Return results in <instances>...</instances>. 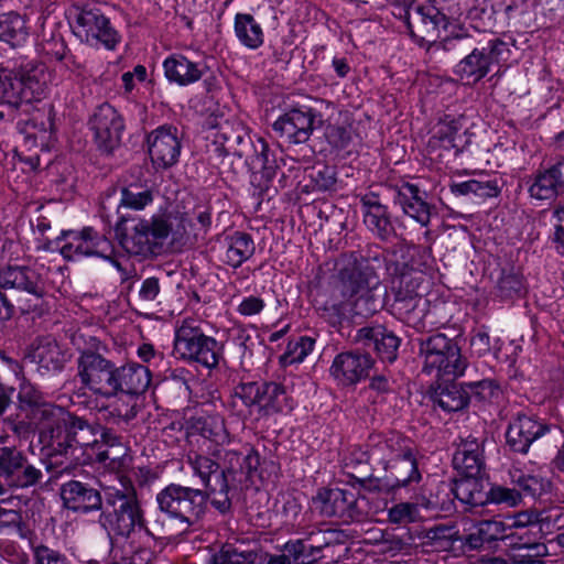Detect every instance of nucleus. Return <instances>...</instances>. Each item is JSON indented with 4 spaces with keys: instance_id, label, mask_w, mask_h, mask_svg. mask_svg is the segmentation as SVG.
Returning <instances> with one entry per match:
<instances>
[{
    "instance_id": "nucleus-4",
    "label": "nucleus",
    "mask_w": 564,
    "mask_h": 564,
    "mask_svg": "<svg viewBox=\"0 0 564 564\" xmlns=\"http://www.w3.org/2000/svg\"><path fill=\"white\" fill-rule=\"evenodd\" d=\"M121 489L107 487L98 523L110 536L129 539L138 531L149 532L147 519L131 477L120 479Z\"/></svg>"
},
{
    "instance_id": "nucleus-33",
    "label": "nucleus",
    "mask_w": 564,
    "mask_h": 564,
    "mask_svg": "<svg viewBox=\"0 0 564 564\" xmlns=\"http://www.w3.org/2000/svg\"><path fill=\"white\" fill-rule=\"evenodd\" d=\"M370 272L349 261L339 270V280L345 296L355 299L356 304L364 300L367 311L376 312L377 301L372 292L380 284V276H372Z\"/></svg>"
},
{
    "instance_id": "nucleus-54",
    "label": "nucleus",
    "mask_w": 564,
    "mask_h": 564,
    "mask_svg": "<svg viewBox=\"0 0 564 564\" xmlns=\"http://www.w3.org/2000/svg\"><path fill=\"white\" fill-rule=\"evenodd\" d=\"M547 553L544 543L523 542L513 545L507 553L508 564H546L542 558Z\"/></svg>"
},
{
    "instance_id": "nucleus-45",
    "label": "nucleus",
    "mask_w": 564,
    "mask_h": 564,
    "mask_svg": "<svg viewBox=\"0 0 564 564\" xmlns=\"http://www.w3.org/2000/svg\"><path fill=\"white\" fill-rule=\"evenodd\" d=\"M234 33L241 46L251 51L260 48L265 40L261 8L253 14L237 12L234 17Z\"/></svg>"
},
{
    "instance_id": "nucleus-16",
    "label": "nucleus",
    "mask_w": 564,
    "mask_h": 564,
    "mask_svg": "<svg viewBox=\"0 0 564 564\" xmlns=\"http://www.w3.org/2000/svg\"><path fill=\"white\" fill-rule=\"evenodd\" d=\"M466 481L452 479L451 481H436L423 486L419 492L414 494L416 505L420 508L438 517H448L455 512H468L467 498L462 494L465 487L468 492Z\"/></svg>"
},
{
    "instance_id": "nucleus-27",
    "label": "nucleus",
    "mask_w": 564,
    "mask_h": 564,
    "mask_svg": "<svg viewBox=\"0 0 564 564\" xmlns=\"http://www.w3.org/2000/svg\"><path fill=\"white\" fill-rule=\"evenodd\" d=\"M375 369V358L359 348L337 354L329 373L338 387L351 388L369 378Z\"/></svg>"
},
{
    "instance_id": "nucleus-28",
    "label": "nucleus",
    "mask_w": 564,
    "mask_h": 564,
    "mask_svg": "<svg viewBox=\"0 0 564 564\" xmlns=\"http://www.w3.org/2000/svg\"><path fill=\"white\" fill-rule=\"evenodd\" d=\"M387 473L381 479V492L395 496L402 489L414 490L423 479L416 451L397 459H386L382 466Z\"/></svg>"
},
{
    "instance_id": "nucleus-48",
    "label": "nucleus",
    "mask_w": 564,
    "mask_h": 564,
    "mask_svg": "<svg viewBox=\"0 0 564 564\" xmlns=\"http://www.w3.org/2000/svg\"><path fill=\"white\" fill-rule=\"evenodd\" d=\"M30 357L36 362L41 376L59 373L67 361L66 352L56 340L51 339L41 340Z\"/></svg>"
},
{
    "instance_id": "nucleus-18",
    "label": "nucleus",
    "mask_w": 564,
    "mask_h": 564,
    "mask_svg": "<svg viewBox=\"0 0 564 564\" xmlns=\"http://www.w3.org/2000/svg\"><path fill=\"white\" fill-rule=\"evenodd\" d=\"M520 186L525 188L534 206L556 202L564 195V155L523 176Z\"/></svg>"
},
{
    "instance_id": "nucleus-29",
    "label": "nucleus",
    "mask_w": 564,
    "mask_h": 564,
    "mask_svg": "<svg viewBox=\"0 0 564 564\" xmlns=\"http://www.w3.org/2000/svg\"><path fill=\"white\" fill-rule=\"evenodd\" d=\"M441 193L445 199H456L466 204H482L490 198L498 197L501 193V185L497 177L481 173L475 178H451Z\"/></svg>"
},
{
    "instance_id": "nucleus-43",
    "label": "nucleus",
    "mask_w": 564,
    "mask_h": 564,
    "mask_svg": "<svg viewBox=\"0 0 564 564\" xmlns=\"http://www.w3.org/2000/svg\"><path fill=\"white\" fill-rule=\"evenodd\" d=\"M430 258L424 259V264L415 271L403 270L400 275L391 280L393 288L398 289L395 293V305L400 311L410 313L414 311L422 297L417 289L423 282V273L429 268Z\"/></svg>"
},
{
    "instance_id": "nucleus-23",
    "label": "nucleus",
    "mask_w": 564,
    "mask_h": 564,
    "mask_svg": "<svg viewBox=\"0 0 564 564\" xmlns=\"http://www.w3.org/2000/svg\"><path fill=\"white\" fill-rule=\"evenodd\" d=\"M319 513L327 518H337L343 523H362L367 512L359 506V497L347 489L319 488L313 498Z\"/></svg>"
},
{
    "instance_id": "nucleus-32",
    "label": "nucleus",
    "mask_w": 564,
    "mask_h": 564,
    "mask_svg": "<svg viewBox=\"0 0 564 564\" xmlns=\"http://www.w3.org/2000/svg\"><path fill=\"white\" fill-rule=\"evenodd\" d=\"M507 536L506 525L501 520L487 519L473 522L463 530L457 529L458 556L468 555L485 546L490 547L494 542Z\"/></svg>"
},
{
    "instance_id": "nucleus-55",
    "label": "nucleus",
    "mask_w": 564,
    "mask_h": 564,
    "mask_svg": "<svg viewBox=\"0 0 564 564\" xmlns=\"http://www.w3.org/2000/svg\"><path fill=\"white\" fill-rule=\"evenodd\" d=\"M316 338L311 335H301L289 340L279 362L282 367L301 364L314 350Z\"/></svg>"
},
{
    "instance_id": "nucleus-63",
    "label": "nucleus",
    "mask_w": 564,
    "mask_h": 564,
    "mask_svg": "<svg viewBox=\"0 0 564 564\" xmlns=\"http://www.w3.org/2000/svg\"><path fill=\"white\" fill-rule=\"evenodd\" d=\"M419 508L415 497H413V502H399L388 508V502L386 501L383 506V509L388 510L389 522L399 525L414 522L419 516Z\"/></svg>"
},
{
    "instance_id": "nucleus-2",
    "label": "nucleus",
    "mask_w": 564,
    "mask_h": 564,
    "mask_svg": "<svg viewBox=\"0 0 564 564\" xmlns=\"http://www.w3.org/2000/svg\"><path fill=\"white\" fill-rule=\"evenodd\" d=\"M446 52L462 56L452 73L466 85H476L485 79L495 67L500 69L511 55L507 42L498 36L486 41L477 40L463 29L442 42Z\"/></svg>"
},
{
    "instance_id": "nucleus-44",
    "label": "nucleus",
    "mask_w": 564,
    "mask_h": 564,
    "mask_svg": "<svg viewBox=\"0 0 564 564\" xmlns=\"http://www.w3.org/2000/svg\"><path fill=\"white\" fill-rule=\"evenodd\" d=\"M339 189V180L334 165L317 163L307 167L299 183L301 194L333 195Z\"/></svg>"
},
{
    "instance_id": "nucleus-61",
    "label": "nucleus",
    "mask_w": 564,
    "mask_h": 564,
    "mask_svg": "<svg viewBox=\"0 0 564 564\" xmlns=\"http://www.w3.org/2000/svg\"><path fill=\"white\" fill-rule=\"evenodd\" d=\"M498 344H500V337L491 339L489 327L486 325L474 327L470 332V351L478 358L492 354L496 345Z\"/></svg>"
},
{
    "instance_id": "nucleus-8",
    "label": "nucleus",
    "mask_w": 564,
    "mask_h": 564,
    "mask_svg": "<svg viewBox=\"0 0 564 564\" xmlns=\"http://www.w3.org/2000/svg\"><path fill=\"white\" fill-rule=\"evenodd\" d=\"M238 135V140L232 141V149L236 151L228 150L226 156L234 155L245 159L250 172L253 196H258L262 200L270 198L269 192L279 170L274 151L261 137L254 142L242 124L237 129L236 137Z\"/></svg>"
},
{
    "instance_id": "nucleus-5",
    "label": "nucleus",
    "mask_w": 564,
    "mask_h": 564,
    "mask_svg": "<svg viewBox=\"0 0 564 564\" xmlns=\"http://www.w3.org/2000/svg\"><path fill=\"white\" fill-rule=\"evenodd\" d=\"M69 32L82 43L96 51L115 52L122 42L96 0H75L65 10Z\"/></svg>"
},
{
    "instance_id": "nucleus-1",
    "label": "nucleus",
    "mask_w": 564,
    "mask_h": 564,
    "mask_svg": "<svg viewBox=\"0 0 564 564\" xmlns=\"http://www.w3.org/2000/svg\"><path fill=\"white\" fill-rule=\"evenodd\" d=\"M155 189L140 183H131L120 188V199L116 208L115 238L130 257L143 260L158 257L173 231L172 213L160 207L150 218L131 214L151 206Z\"/></svg>"
},
{
    "instance_id": "nucleus-22",
    "label": "nucleus",
    "mask_w": 564,
    "mask_h": 564,
    "mask_svg": "<svg viewBox=\"0 0 564 564\" xmlns=\"http://www.w3.org/2000/svg\"><path fill=\"white\" fill-rule=\"evenodd\" d=\"M147 152L153 169L166 171L180 162L183 133L173 123L158 126L145 134Z\"/></svg>"
},
{
    "instance_id": "nucleus-34",
    "label": "nucleus",
    "mask_w": 564,
    "mask_h": 564,
    "mask_svg": "<svg viewBox=\"0 0 564 564\" xmlns=\"http://www.w3.org/2000/svg\"><path fill=\"white\" fill-rule=\"evenodd\" d=\"M554 426L536 416L519 413L509 422L506 432L507 445L513 453L528 454L531 445L549 434Z\"/></svg>"
},
{
    "instance_id": "nucleus-25",
    "label": "nucleus",
    "mask_w": 564,
    "mask_h": 564,
    "mask_svg": "<svg viewBox=\"0 0 564 564\" xmlns=\"http://www.w3.org/2000/svg\"><path fill=\"white\" fill-rule=\"evenodd\" d=\"M466 488L462 489V494L468 500V507H465L468 512H481L488 506H496L499 508H516L521 505V492L514 486L508 487L499 482H492L489 479H481L480 481H473L467 484Z\"/></svg>"
},
{
    "instance_id": "nucleus-10",
    "label": "nucleus",
    "mask_w": 564,
    "mask_h": 564,
    "mask_svg": "<svg viewBox=\"0 0 564 564\" xmlns=\"http://www.w3.org/2000/svg\"><path fill=\"white\" fill-rule=\"evenodd\" d=\"M322 122L323 115L316 108L304 104L288 105L272 122L271 131L289 150L301 145L304 150L302 160L308 162L315 154L308 141Z\"/></svg>"
},
{
    "instance_id": "nucleus-21",
    "label": "nucleus",
    "mask_w": 564,
    "mask_h": 564,
    "mask_svg": "<svg viewBox=\"0 0 564 564\" xmlns=\"http://www.w3.org/2000/svg\"><path fill=\"white\" fill-rule=\"evenodd\" d=\"M388 186L394 206L400 207L405 216L421 227L430 225L434 206L429 202V193L420 182L410 177H400L389 181Z\"/></svg>"
},
{
    "instance_id": "nucleus-11",
    "label": "nucleus",
    "mask_w": 564,
    "mask_h": 564,
    "mask_svg": "<svg viewBox=\"0 0 564 564\" xmlns=\"http://www.w3.org/2000/svg\"><path fill=\"white\" fill-rule=\"evenodd\" d=\"M431 257V250L421 246L398 247L384 250L378 245H367L350 256V261L369 271L372 276H379L378 271L384 270L392 280L403 270L415 271L424 264V259Z\"/></svg>"
},
{
    "instance_id": "nucleus-47",
    "label": "nucleus",
    "mask_w": 564,
    "mask_h": 564,
    "mask_svg": "<svg viewBox=\"0 0 564 564\" xmlns=\"http://www.w3.org/2000/svg\"><path fill=\"white\" fill-rule=\"evenodd\" d=\"M305 538H291L280 549V554L270 555L267 564H318V549Z\"/></svg>"
},
{
    "instance_id": "nucleus-9",
    "label": "nucleus",
    "mask_w": 564,
    "mask_h": 564,
    "mask_svg": "<svg viewBox=\"0 0 564 564\" xmlns=\"http://www.w3.org/2000/svg\"><path fill=\"white\" fill-rule=\"evenodd\" d=\"M109 426L68 414L63 421H57L50 429V443L53 456H74L76 451H80L82 465L91 464L94 455L90 447L97 443L99 445V433L101 430H108Z\"/></svg>"
},
{
    "instance_id": "nucleus-17",
    "label": "nucleus",
    "mask_w": 564,
    "mask_h": 564,
    "mask_svg": "<svg viewBox=\"0 0 564 564\" xmlns=\"http://www.w3.org/2000/svg\"><path fill=\"white\" fill-rule=\"evenodd\" d=\"M93 142L101 156L110 158L122 144L126 131L123 115L109 102H102L91 113L87 122Z\"/></svg>"
},
{
    "instance_id": "nucleus-49",
    "label": "nucleus",
    "mask_w": 564,
    "mask_h": 564,
    "mask_svg": "<svg viewBox=\"0 0 564 564\" xmlns=\"http://www.w3.org/2000/svg\"><path fill=\"white\" fill-rule=\"evenodd\" d=\"M240 124V122L225 119L223 115H212L207 119V126L209 128L207 140H212L214 152L218 158H226L228 150L236 151L232 149V141L238 140L236 133Z\"/></svg>"
},
{
    "instance_id": "nucleus-37",
    "label": "nucleus",
    "mask_w": 564,
    "mask_h": 564,
    "mask_svg": "<svg viewBox=\"0 0 564 564\" xmlns=\"http://www.w3.org/2000/svg\"><path fill=\"white\" fill-rule=\"evenodd\" d=\"M69 31L67 23L56 18H46L43 23L42 35L45 53L73 73L82 68L77 56L73 54L66 43V34Z\"/></svg>"
},
{
    "instance_id": "nucleus-57",
    "label": "nucleus",
    "mask_w": 564,
    "mask_h": 564,
    "mask_svg": "<svg viewBox=\"0 0 564 564\" xmlns=\"http://www.w3.org/2000/svg\"><path fill=\"white\" fill-rule=\"evenodd\" d=\"M465 388L469 398V406H478L491 401L499 391V384L492 379L465 382Z\"/></svg>"
},
{
    "instance_id": "nucleus-39",
    "label": "nucleus",
    "mask_w": 564,
    "mask_h": 564,
    "mask_svg": "<svg viewBox=\"0 0 564 564\" xmlns=\"http://www.w3.org/2000/svg\"><path fill=\"white\" fill-rule=\"evenodd\" d=\"M434 133L430 139V147L453 153L457 158L463 151V134L466 130V117L463 115L444 112L440 116Z\"/></svg>"
},
{
    "instance_id": "nucleus-19",
    "label": "nucleus",
    "mask_w": 564,
    "mask_h": 564,
    "mask_svg": "<svg viewBox=\"0 0 564 564\" xmlns=\"http://www.w3.org/2000/svg\"><path fill=\"white\" fill-rule=\"evenodd\" d=\"M102 245H107V238L94 227L85 226L80 230L62 229L56 238L45 240L43 250L58 251L65 260L75 262L96 257Z\"/></svg>"
},
{
    "instance_id": "nucleus-59",
    "label": "nucleus",
    "mask_w": 564,
    "mask_h": 564,
    "mask_svg": "<svg viewBox=\"0 0 564 564\" xmlns=\"http://www.w3.org/2000/svg\"><path fill=\"white\" fill-rule=\"evenodd\" d=\"M191 466L194 474L199 477L204 488H210V486L217 484V477L223 469L215 459L199 454L191 458Z\"/></svg>"
},
{
    "instance_id": "nucleus-7",
    "label": "nucleus",
    "mask_w": 564,
    "mask_h": 564,
    "mask_svg": "<svg viewBox=\"0 0 564 564\" xmlns=\"http://www.w3.org/2000/svg\"><path fill=\"white\" fill-rule=\"evenodd\" d=\"M48 74L43 63L21 57L0 77V100L14 109L40 101L47 90Z\"/></svg>"
},
{
    "instance_id": "nucleus-13",
    "label": "nucleus",
    "mask_w": 564,
    "mask_h": 564,
    "mask_svg": "<svg viewBox=\"0 0 564 564\" xmlns=\"http://www.w3.org/2000/svg\"><path fill=\"white\" fill-rule=\"evenodd\" d=\"M231 398L234 406L240 400L249 413L257 409L262 416L289 414L296 406L286 387L276 381H241L235 386Z\"/></svg>"
},
{
    "instance_id": "nucleus-56",
    "label": "nucleus",
    "mask_w": 564,
    "mask_h": 564,
    "mask_svg": "<svg viewBox=\"0 0 564 564\" xmlns=\"http://www.w3.org/2000/svg\"><path fill=\"white\" fill-rule=\"evenodd\" d=\"M118 402L106 409L105 415L107 423H112L118 426L128 425L137 417L139 412V399H132L131 395H119Z\"/></svg>"
},
{
    "instance_id": "nucleus-50",
    "label": "nucleus",
    "mask_w": 564,
    "mask_h": 564,
    "mask_svg": "<svg viewBox=\"0 0 564 564\" xmlns=\"http://www.w3.org/2000/svg\"><path fill=\"white\" fill-rule=\"evenodd\" d=\"M421 545L433 552H446L458 557L457 528L454 525L437 524L420 532Z\"/></svg>"
},
{
    "instance_id": "nucleus-12",
    "label": "nucleus",
    "mask_w": 564,
    "mask_h": 564,
    "mask_svg": "<svg viewBox=\"0 0 564 564\" xmlns=\"http://www.w3.org/2000/svg\"><path fill=\"white\" fill-rule=\"evenodd\" d=\"M173 350L178 360L209 371L226 364L225 344L186 321L174 332Z\"/></svg>"
},
{
    "instance_id": "nucleus-53",
    "label": "nucleus",
    "mask_w": 564,
    "mask_h": 564,
    "mask_svg": "<svg viewBox=\"0 0 564 564\" xmlns=\"http://www.w3.org/2000/svg\"><path fill=\"white\" fill-rule=\"evenodd\" d=\"M230 485L228 479H225L224 474H219L217 477V484L205 488L203 491L207 494V512L213 510L217 516L223 518L231 517L232 514V502L229 498Z\"/></svg>"
},
{
    "instance_id": "nucleus-64",
    "label": "nucleus",
    "mask_w": 564,
    "mask_h": 564,
    "mask_svg": "<svg viewBox=\"0 0 564 564\" xmlns=\"http://www.w3.org/2000/svg\"><path fill=\"white\" fill-rule=\"evenodd\" d=\"M33 564H72L65 553L46 544H32Z\"/></svg>"
},
{
    "instance_id": "nucleus-15",
    "label": "nucleus",
    "mask_w": 564,
    "mask_h": 564,
    "mask_svg": "<svg viewBox=\"0 0 564 564\" xmlns=\"http://www.w3.org/2000/svg\"><path fill=\"white\" fill-rule=\"evenodd\" d=\"M93 340L97 345L78 350L76 377L95 395L110 399L118 365L99 351V340Z\"/></svg>"
},
{
    "instance_id": "nucleus-46",
    "label": "nucleus",
    "mask_w": 564,
    "mask_h": 564,
    "mask_svg": "<svg viewBox=\"0 0 564 564\" xmlns=\"http://www.w3.org/2000/svg\"><path fill=\"white\" fill-rule=\"evenodd\" d=\"M221 248L225 251L220 256V260L234 269L240 268L254 254L256 250L252 236L239 230L226 235Z\"/></svg>"
},
{
    "instance_id": "nucleus-51",
    "label": "nucleus",
    "mask_w": 564,
    "mask_h": 564,
    "mask_svg": "<svg viewBox=\"0 0 564 564\" xmlns=\"http://www.w3.org/2000/svg\"><path fill=\"white\" fill-rule=\"evenodd\" d=\"M528 282L520 268L503 267L500 270L495 290L496 296L502 301H518L528 294Z\"/></svg>"
},
{
    "instance_id": "nucleus-52",
    "label": "nucleus",
    "mask_w": 564,
    "mask_h": 564,
    "mask_svg": "<svg viewBox=\"0 0 564 564\" xmlns=\"http://www.w3.org/2000/svg\"><path fill=\"white\" fill-rule=\"evenodd\" d=\"M29 39L24 18L14 11L0 13V42L12 47L23 46Z\"/></svg>"
},
{
    "instance_id": "nucleus-42",
    "label": "nucleus",
    "mask_w": 564,
    "mask_h": 564,
    "mask_svg": "<svg viewBox=\"0 0 564 564\" xmlns=\"http://www.w3.org/2000/svg\"><path fill=\"white\" fill-rule=\"evenodd\" d=\"M186 440L202 437L215 445L229 442L225 419L218 413L195 412L187 417Z\"/></svg>"
},
{
    "instance_id": "nucleus-62",
    "label": "nucleus",
    "mask_w": 564,
    "mask_h": 564,
    "mask_svg": "<svg viewBox=\"0 0 564 564\" xmlns=\"http://www.w3.org/2000/svg\"><path fill=\"white\" fill-rule=\"evenodd\" d=\"M383 447L387 451V455L379 458V463L384 466L386 459H397L405 456L415 451L410 444V440L400 433H390L384 435L382 438Z\"/></svg>"
},
{
    "instance_id": "nucleus-20",
    "label": "nucleus",
    "mask_w": 564,
    "mask_h": 564,
    "mask_svg": "<svg viewBox=\"0 0 564 564\" xmlns=\"http://www.w3.org/2000/svg\"><path fill=\"white\" fill-rule=\"evenodd\" d=\"M98 437L100 444L95 443L89 449L94 455L89 466L101 465L107 471L116 475L119 482L122 477H130L133 456L123 435L109 426L108 430H101Z\"/></svg>"
},
{
    "instance_id": "nucleus-58",
    "label": "nucleus",
    "mask_w": 564,
    "mask_h": 564,
    "mask_svg": "<svg viewBox=\"0 0 564 564\" xmlns=\"http://www.w3.org/2000/svg\"><path fill=\"white\" fill-rule=\"evenodd\" d=\"M42 478V470L30 464L26 456L23 454L20 466L14 469L7 485L13 488H29L40 484Z\"/></svg>"
},
{
    "instance_id": "nucleus-60",
    "label": "nucleus",
    "mask_w": 564,
    "mask_h": 564,
    "mask_svg": "<svg viewBox=\"0 0 564 564\" xmlns=\"http://www.w3.org/2000/svg\"><path fill=\"white\" fill-rule=\"evenodd\" d=\"M324 137L332 151H348L352 142V128L349 124L328 123L324 129Z\"/></svg>"
},
{
    "instance_id": "nucleus-36",
    "label": "nucleus",
    "mask_w": 564,
    "mask_h": 564,
    "mask_svg": "<svg viewBox=\"0 0 564 564\" xmlns=\"http://www.w3.org/2000/svg\"><path fill=\"white\" fill-rule=\"evenodd\" d=\"M359 207L366 228L375 237L389 241L395 236L392 214L378 193L369 191L359 195Z\"/></svg>"
},
{
    "instance_id": "nucleus-40",
    "label": "nucleus",
    "mask_w": 564,
    "mask_h": 564,
    "mask_svg": "<svg viewBox=\"0 0 564 564\" xmlns=\"http://www.w3.org/2000/svg\"><path fill=\"white\" fill-rule=\"evenodd\" d=\"M507 474L510 484L521 492V502L524 497L542 500L553 489V481L540 469L530 468L527 465L512 464Z\"/></svg>"
},
{
    "instance_id": "nucleus-3",
    "label": "nucleus",
    "mask_w": 564,
    "mask_h": 564,
    "mask_svg": "<svg viewBox=\"0 0 564 564\" xmlns=\"http://www.w3.org/2000/svg\"><path fill=\"white\" fill-rule=\"evenodd\" d=\"M440 329L422 334L414 341L423 359L422 372L434 378L463 377L469 366L462 347L465 343L462 328Z\"/></svg>"
},
{
    "instance_id": "nucleus-24",
    "label": "nucleus",
    "mask_w": 564,
    "mask_h": 564,
    "mask_svg": "<svg viewBox=\"0 0 564 564\" xmlns=\"http://www.w3.org/2000/svg\"><path fill=\"white\" fill-rule=\"evenodd\" d=\"M355 339L365 354L386 365H392L398 359L402 343L392 328L378 322H369L358 328Z\"/></svg>"
},
{
    "instance_id": "nucleus-30",
    "label": "nucleus",
    "mask_w": 564,
    "mask_h": 564,
    "mask_svg": "<svg viewBox=\"0 0 564 564\" xmlns=\"http://www.w3.org/2000/svg\"><path fill=\"white\" fill-rule=\"evenodd\" d=\"M459 377L435 378L430 384L426 397L434 412L446 415L463 413L469 409L468 393L465 382L457 381Z\"/></svg>"
},
{
    "instance_id": "nucleus-6",
    "label": "nucleus",
    "mask_w": 564,
    "mask_h": 564,
    "mask_svg": "<svg viewBox=\"0 0 564 564\" xmlns=\"http://www.w3.org/2000/svg\"><path fill=\"white\" fill-rule=\"evenodd\" d=\"M0 289L15 290V312L25 321L35 322L50 312L45 276L40 269L26 264H8L0 270Z\"/></svg>"
},
{
    "instance_id": "nucleus-14",
    "label": "nucleus",
    "mask_w": 564,
    "mask_h": 564,
    "mask_svg": "<svg viewBox=\"0 0 564 564\" xmlns=\"http://www.w3.org/2000/svg\"><path fill=\"white\" fill-rule=\"evenodd\" d=\"M207 498L202 489L171 482L158 492L156 503L169 519L194 527L207 513Z\"/></svg>"
},
{
    "instance_id": "nucleus-26",
    "label": "nucleus",
    "mask_w": 564,
    "mask_h": 564,
    "mask_svg": "<svg viewBox=\"0 0 564 564\" xmlns=\"http://www.w3.org/2000/svg\"><path fill=\"white\" fill-rule=\"evenodd\" d=\"M487 438L485 436H475L473 434L466 437L459 436V441L454 444L452 458L453 469L457 473L458 481H480L481 474L486 468L485 446Z\"/></svg>"
},
{
    "instance_id": "nucleus-35",
    "label": "nucleus",
    "mask_w": 564,
    "mask_h": 564,
    "mask_svg": "<svg viewBox=\"0 0 564 564\" xmlns=\"http://www.w3.org/2000/svg\"><path fill=\"white\" fill-rule=\"evenodd\" d=\"M59 496L64 508L77 514L100 512L105 494L94 484L70 479L62 484Z\"/></svg>"
},
{
    "instance_id": "nucleus-41",
    "label": "nucleus",
    "mask_w": 564,
    "mask_h": 564,
    "mask_svg": "<svg viewBox=\"0 0 564 564\" xmlns=\"http://www.w3.org/2000/svg\"><path fill=\"white\" fill-rule=\"evenodd\" d=\"M162 67L167 83L177 87L191 86L199 82L208 72L205 62H194L182 53L167 55Z\"/></svg>"
},
{
    "instance_id": "nucleus-38",
    "label": "nucleus",
    "mask_w": 564,
    "mask_h": 564,
    "mask_svg": "<svg viewBox=\"0 0 564 564\" xmlns=\"http://www.w3.org/2000/svg\"><path fill=\"white\" fill-rule=\"evenodd\" d=\"M152 382V371L148 366L128 360L118 365L111 398L131 395L139 399L149 389Z\"/></svg>"
},
{
    "instance_id": "nucleus-31",
    "label": "nucleus",
    "mask_w": 564,
    "mask_h": 564,
    "mask_svg": "<svg viewBox=\"0 0 564 564\" xmlns=\"http://www.w3.org/2000/svg\"><path fill=\"white\" fill-rule=\"evenodd\" d=\"M261 456L257 448L250 445H245L240 449H228L223 456V469L225 479L240 486V488H248L253 484L254 478L261 477L259 466Z\"/></svg>"
}]
</instances>
